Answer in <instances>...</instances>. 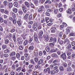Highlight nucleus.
Wrapping results in <instances>:
<instances>
[{
  "label": "nucleus",
  "mask_w": 75,
  "mask_h": 75,
  "mask_svg": "<svg viewBox=\"0 0 75 75\" xmlns=\"http://www.w3.org/2000/svg\"><path fill=\"white\" fill-rule=\"evenodd\" d=\"M40 7V8L38 9V12L41 14H45V8H44V7L42 6Z\"/></svg>",
  "instance_id": "1"
},
{
  "label": "nucleus",
  "mask_w": 75,
  "mask_h": 75,
  "mask_svg": "<svg viewBox=\"0 0 75 75\" xmlns=\"http://www.w3.org/2000/svg\"><path fill=\"white\" fill-rule=\"evenodd\" d=\"M32 28H33L35 31H37V28H38V24L36 23H35L33 25Z\"/></svg>",
  "instance_id": "2"
},
{
  "label": "nucleus",
  "mask_w": 75,
  "mask_h": 75,
  "mask_svg": "<svg viewBox=\"0 0 75 75\" xmlns=\"http://www.w3.org/2000/svg\"><path fill=\"white\" fill-rule=\"evenodd\" d=\"M61 57L64 60L66 59L67 58V55H66V53H64L61 55Z\"/></svg>",
  "instance_id": "3"
},
{
  "label": "nucleus",
  "mask_w": 75,
  "mask_h": 75,
  "mask_svg": "<svg viewBox=\"0 0 75 75\" xmlns=\"http://www.w3.org/2000/svg\"><path fill=\"white\" fill-rule=\"evenodd\" d=\"M29 16V14H27L25 15L24 16V18L25 20H26V21L28 22V18Z\"/></svg>",
  "instance_id": "4"
},
{
  "label": "nucleus",
  "mask_w": 75,
  "mask_h": 75,
  "mask_svg": "<svg viewBox=\"0 0 75 75\" xmlns=\"http://www.w3.org/2000/svg\"><path fill=\"white\" fill-rule=\"evenodd\" d=\"M34 40L35 41H38V35L37 34H34Z\"/></svg>",
  "instance_id": "5"
},
{
  "label": "nucleus",
  "mask_w": 75,
  "mask_h": 75,
  "mask_svg": "<svg viewBox=\"0 0 75 75\" xmlns=\"http://www.w3.org/2000/svg\"><path fill=\"white\" fill-rule=\"evenodd\" d=\"M64 44H69V40L66 39L65 40L64 42Z\"/></svg>",
  "instance_id": "6"
},
{
  "label": "nucleus",
  "mask_w": 75,
  "mask_h": 75,
  "mask_svg": "<svg viewBox=\"0 0 75 75\" xmlns=\"http://www.w3.org/2000/svg\"><path fill=\"white\" fill-rule=\"evenodd\" d=\"M21 69H22V67H20L16 69V71L18 72H20L21 71Z\"/></svg>",
  "instance_id": "7"
},
{
  "label": "nucleus",
  "mask_w": 75,
  "mask_h": 75,
  "mask_svg": "<svg viewBox=\"0 0 75 75\" xmlns=\"http://www.w3.org/2000/svg\"><path fill=\"white\" fill-rule=\"evenodd\" d=\"M38 53L37 50H35L34 52V55H35V57H38Z\"/></svg>",
  "instance_id": "8"
},
{
  "label": "nucleus",
  "mask_w": 75,
  "mask_h": 75,
  "mask_svg": "<svg viewBox=\"0 0 75 75\" xmlns=\"http://www.w3.org/2000/svg\"><path fill=\"white\" fill-rule=\"evenodd\" d=\"M52 57L53 58H57V57H58V56L57 55V54L55 53H53L52 54Z\"/></svg>",
  "instance_id": "9"
},
{
  "label": "nucleus",
  "mask_w": 75,
  "mask_h": 75,
  "mask_svg": "<svg viewBox=\"0 0 75 75\" xmlns=\"http://www.w3.org/2000/svg\"><path fill=\"white\" fill-rule=\"evenodd\" d=\"M46 41H48L49 39H50V37L48 36L47 35H46L44 37Z\"/></svg>",
  "instance_id": "10"
},
{
  "label": "nucleus",
  "mask_w": 75,
  "mask_h": 75,
  "mask_svg": "<svg viewBox=\"0 0 75 75\" xmlns=\"http://www.w3.org/2000/svg\"><path fill=\"white\" fill-rule=\"evenodd\" d=\"M25 6H27V7L28 8L30 7V5L29 3L28 2H25Z\"/></svg>",
  "instance_id": "11"
},
{
  "label": "nucleus",
  "mask_w": 75,
  "mask_h": 75,
  "mask_svg": "<svg viewBox=\"0 0 75 75\" xmlns=\"http://www.w3.org/2000/svg\"><path fill=\"white\" fill-rule=\"evenodd\" d=\"M38 62L39 65H40L43 62V60L42 59H40Z\"/></svg>",
  "instance_id": "12"
},
{
  "label": "nucleus",
  "mask_w": 75,
  "mask_h": 75,
  "mask_svg": "<svg viewBox=\"0 0 75 75\" xmlns=\"http://www.w3.org/2000/svg\"><path fill=\"white\" fill-rule=\"evenodd\" d=\"M67 71L68 72H71L72 71V69H71V67L70 66L68 67L67 69Z\"/></svg>",
  "instance_id": "13"
},
{
  "label": "nucleus",
  "mask_w": 75,
  "mask_h": 75,
  "mask_svg": "<svg viewBox=\"0 0 75 75\" xmlns=\"http://www.w3.org/2000/svg\"><path fill=\"white\" fill-rule=\"evenodd\" d=\"M4 4L5 6H8L9 3L8 2H7V1H5L4 2Z\"/></svg>",
  "instance_id": "14"
},
{
  "label": "nucleus",
  "mask_w": 75,
  "mask_h": 75,
  "mask_svg": "<svg viewBox=\"0 0 75 75\" xmlns=\"http://www.w3.org/2000/svg\"><path fill=\"white\" fill-rule=\"evenodd\" d=\"M50 47L49 46H47L46 47V50L47 52H48L50 51Z\"/></svg>",
  "instance_id": "15"
},
{
  "label": "nucleus",
  "mask_w": 75,
  "mask_h": 75,
  "mask_svg": "<svg viewBox=\"0 0 75 75\" xmlns=\"http://www.w3.org/2000/svg\"><path fill=\"white\" fill-rule=\"evenodd\" d=\"M59 70L60 71H63L64 69V67L62 66H61L59 67Z\"/></svg>",
  "instance_id": "16"
},
{
  "label": "nucleus",
  "mask_w": 75,
  "mask_h": 75,
  "mask_svg": "<svg viewBox=\"0 0 75 75\" xmlns=\"http://www.w3.org/2000/svg\"><path fill=\"white\" fill-rule=\"evenodd\" d=\"M72 46L71 44H69L68 46L66 47V48L67 50H69V49H70V48H71V47Z\"/></svg>",
  "instance_id": "17"
},
{
  "label": "nucleus",
  "mask_w": 75,
  "mask_h": 75,
  "mask_svg": "<svg viewBox=\"0 0 75 75\" xmlns=\"http://www.w3.org/2000/svg\"><path fill=\"white\" fill-rule=\"evenodd\" d=\"M27 44H28V41L27 40H25L23 43V45H25H25H26Z\"/></svg>",
  "instance_id": "18"
},
{
  "label": "nucleus",
  "mask_w": 75,
  "mask_h": 75,
  "mask_svg": "<svg viewBox=\"0 0 75 75\" xmlns=\"http://www.w3.org/2000/svg\"><path fill=\"white\" fill-rule=\"evenodd\" d=\"M71 13L72 11L71 10V9L69 8L67 11V13L70 14Z\"/></svg>",
  "instance_id": "19"
},
{
  "label": "nucleus",
  "mask_w": 75,
  "mask_h": 75,
  "mask_svg": "<svg viewBox=\"0 0 75 75\" xmlns=\"http://www.w3.org/2000/svg\"><path fill=\"white\" fill-rule=\"evenodd\" d=\"M69 36H73L75 37V33H70L69 35Z\"/></svg>",
  "instance_id": "20"
},
{
  "label": "nucleus",
  "mask_w": 75,
  "mask_h": 75,
  "mask_svg": "<svg viewBox=\"0 0 75 75\" xmlns=\"http://www.w3.org/2000/svg\"><path fill=\"white\" fill-rule=\"evenodd\" d=\"M13 38L14 42H16V35L15 34L13 35Z\"/></svg>",
  "instance_id": "21"
},
{
  "label": "nucleus",
  "mask_w": 75,
  "mask_h": 75,
  "mask_svg": "<svg viewBox=\"0 0 75 75\" xmlns=\"http://www.w3.org/2000/svg\"><path fill=\"white\" fill-rule=\"evenodd\" d=\"M13 5L15 7H17L18 5V4L17 2H15L14 3Z\"/></svg>",
  "instance_id": "22"
},
{
  "label": "nucleus",
  "mask_w": 75,
  "mask_h": 75,
  "mask_svg": "<svg viewBox=\"0 0 75 75\" xmlns=\"http://www.w3.org/2000/svg\"><path fill=\"white\" fill-rule=\"evenodd\" d=\"M28 49L30 50H33L34 49V46H30L29 47Z\"/></svg>",
  "instance_id": "23"
},
{
  "label": "nucleus",
  "mask_w": 75,
  "mask_h": 75,
  "mask_svg": "<svg viewBox=\"0 0 75 75\" xmlns=\"http://www.w3.org/2000/svg\"><path fill=\"white\" fill-rule=\"evenodd\" d=\"M16 55V52H12L10 54V56L11 57L13 56V55Z\"/></svg>",
  "instance_id": "24"
},
{
  "label": "nucleus",
  "mask_w": 75,
  "mask_h": 75,
  "mask_svg": "<svg viewBox=\"0 0 75 75\" xmlns=\"http://www.w3.org/2000/svg\"><path fill=\"white\" fill-rule=\"evenodd\" d=\"M10 46L11 48H14V44L13 43H11L10 44Z\"/></svg>",
  "instance_id": "25"
},
{
  "label": "nucleus",
  "mask_w": 75,
  "mask_h": 75,
  "mask_svg": "<svg viewBox=\"0 0 75 75\" xmlns=\"http://www.w3.org/2000/svg\"><path fill=\"white\" fill-rule=\"evenodd\" d=\"M32 19H33V17L31 15H29L28 18L29 20V21H30V20H32Z\"/></svg>",
  "instance_id": "26"
},
{
  "label": "nucleus",
  "mask_w": 75,
  "mask_h": 75,
  "mask_svg": "<svg viewBox=\"0 0 75 75\" xmlns=\"http://www.w3.org/2000/svg\"><path fill=\"white\" fill-rule=\"evenodd\" d=\"M54 12L55 14H57L58 13V10L56 9L54 10Z\"/></svg>",
  "instance_id": "27"
},
{
  "label": "nucleus",
  "mask_w": 75,
  "mask_h": 75,
  "mask_svg": "<svg viewBox=\"0 0 75 75\" xmlns=\"http://www.w3.org/2000/svg\"><path fill=\"white\" fill-rule=\"evenodd\" d=\"M9 8H11L12 7H13V4L12 3H10L9 4Z\"/></svg>",
  "instance_id": "28"
},
{
  "label": "nucleus",
  "mask_w": 75,
  "mask_h": 75,
  "mask_svg": "<svg viewBox=\"0 0 75 75\" xmlns=\"http://www.w3.org/2000/svg\"><path fill=\"white\" fill-rule=\"evenodd\" d=\"M34 59L36 62H37L38 61V60H39V59H38V57H37L34 58Z\"/></svg>",
  "instance_id": "29"
},
{
  "label": "nucleus",
  "mask_w": 75,
  "mask_h": 75,
  "mask_svg": "<svg viewBox=\"0 0 75 75\" xmlns=\"http://www.w3.org/2000/svg\"><path fill=\"white\" fill-rule=\"evenodd\" d=\"M4 13L6 14H8V11L7 9H6L4 11Z\"/></svg>",
  "instance_id": "30"
},
{
  "label": "nucleus",
  "mask_w": 75,
  "mask_h": 75,
  "mask_svg": "<svg viewBox=\"0 0 75 75\" xmlns=\"http://www.w3.org/2000/svg\"><path fill=\"white\" fill-rule=\"evenodd\" d=\"M47 71H48V74H50L51 73V71H50V67H48L47 68Z\"/></svg>",
  "instance_id": "31"
},
{
  "label": "nucleus",
  "mask_w": 75,
  "mask_h": 75,
  "mask_svg": "<svg viewBox=\"0 0 75 75\" xmlns=\"http://www.w3.org/2000/svg\"><path fill=\"white\" fill-rule=\"evenodd\" d=\"M62 35H63V33L62 32H60L59 34V36L60 38L62 37Z\"/></svg>",
  "instance_id": "32"
},
{
  "label": "nucleus",
  "mask_w": 75,
  "mask_h": 75,
  "mask_svg": "<svg viewBox=\"0 0 75 75\" xmlns=\"http://www.w3.org/2000/svg\"><path fill=\"white\" fill-rule=\"evenodd\" d=\"M16 57L17 58H19L20 57V54L19 53H17L16 54Z\"/></svg>",
  "instance_id": "33"
},
{
  "label": "nucleus",
  "mask_w": 75,
  "mask_h": 75,
  "mask_svg": "<svg viewBox=\"0 0 75 75\" xmlns=\"http://www.w3.org/2000/svg\"><path fill=\"white\" fill-rule=\"evenodd\" d=\"M9 52H10V51L8 49L4 51V53H8Z\"/></svg>",
  "instance_id": "34"
},
{
  "label": "nucleus",
  "mask_w": 75,
  "mask_h": 75,
  "mask_svg": "<svg viewBox=\"0 0 75 75\" xmlns=\"http://www.w3.org/2000/svg\"><path fill=\"white\" fill-rule=\"evenodd\" d=\"M17 23L18 25H21V22L20 21H17Z\"/></svg>",
  "instance_id": "35"
},
{
  "label": "nucleus",
  "mask_w": 75,
  "mask_h": 75,
  "mask_svg": "<svg viewBox=\"0 0 75 75\" xmlns=\"http://www.w3.org/2000/svg\"><path fill=\"white\" fill-rule=\"evenodd\" d=\"M3 56L5 58H7L8 57V55L7 54H4Z\"/></svg>",
  "instance_id": "36"
},
{
  "label": "nucleus",
  "mask_w": 75,
  "mask_h": 75,
  "mask_svg": "<svg viewBox=\"0 0 75 75\" xmlns=\"http://www.w3.org/2000/svg\"><path fill=\"white\" fill-rule=\"evenodd\" d=\"M13 11L14 13H17V9L16 8H14L13 9Z\"/></svg>",
  "instance_id": "37"
},
{
  "label": "nucleus",
  "mask_w": 75,
  "mask_h": 75,
  "mask_svg": "<svg viewBox=\"0 0 75 75\" xmlns=\"http://www.w3.org/2000/svg\"><path fill=\"white\" fill-rule=\"evenodd\" d=\"M7 67H7V66L6 65H4L2 68L3 70H4L5 69H6Z\"/></svg>",
  "instance_id": "38"
},
{
  "label": "nucleus",
  "mask_w": 75,
  "mask_h": 75,
  "mask_svg": "<svg viewBox=\"0 0 75 75\" xmlns=\"http://www.w3.org/2000/svg\"><path fill=\"white\" fill-rule=\"evenodd\" d=\"M55 72L54 70H52L51 71V74H52V75H54V74H55Z\"/></svg>",
  "instance_id": "39"
},
{
  "label": "nucleus",
  "mask_w": 75,
  "mask_h": 75,
  "mask_svg": "<svg viewBox=\"0 0 75 75\" xmlns=\"http://www.w3.org/2000/svg\"><path fill=\"white\" fill-rule=\"evenodd\" d=\"M49 19H50V18H49L46 17V18L45 21H46V22H47V23H48L49 22V21H48L49 20Z\"/></svg>",
  "instance_id": "40"
},
{
  "label": "nucleus",
  "mask_w": 75,
  "mask_h": 75,
  "mask_svg": "<svg viewBox=\"0 0 75 75\" xmlns=\"http://www.w3.org/2000/svg\"><path fill=\"white\" fill-rule=\"evenodd\" d=\"M30 59V56H28V57H26L25 58V60L27 61Z\"/></svg>",
  "instance_id": "41"
},
{
  "label": "nucleus",
  "mask_w": 75,
  "mask_h": 75,
  "mask_svg": "<svg viewBox=\"0 0 75 75\" xmlns=\"http://www.w3.org/2000/svg\"><path fill=\"white\" fill-rule=\"evenodd\" d=\"M42 28V26H41V25H39L38 26V30H41Z\"/></svg>",
  "instance_id": "42"
},
{
  "label": "nucleus",
  "mask_w": 75,
  "mask_h": 75,
  "mask_svg": "<svg viewBox=\"0 0 75 75\" xmlns=\"http://www.w3.org/2000/svg\"><path fill=\"white\" fill-rule=\"evenodd\" d=\"M32 41H33V38H31L28 41V43L30 44V43L32 42Z\"/></svg>",
  "instance_id": "43"
},
{
  "label": "nucleus",
  "mask_w": 75,
  "mask_h": 75,
  "mask_svg": "<svg viewBox=\"0 0 75 75\" xmlns=\"http://www.w3.org/2000/svg\"><path fill=\"white\" fill-rule=\"evenodd\" d=\"M66 30L67 31V33H68L70 31V28H67Z\"/></svg>",
  "instance_id": "44"
},
{
  "label": "nucleus",
  "mask_w": 75,
  "mask_h": 75,
  "mask_svg": "<svg viewBox=\"0 0 75 75\" xmlns=\"http://www.w3.org/2000/svg\"><path fill=\"white\" fill-rule=\"evenodd\" d=\"M54 38H53L51 37L50 38V39L49 40L50 42H52L53 41V40Z\"/></svg>",
  "instance_id": "45"
},
{
  "label": "nucleus",
  "mask_w": 75,
  "mask_h": 75,
  "mask_svg": "<svg viewBox=\"0 0 75 75\" xmlns=\"http://www.w3.org/2000/svg\"><path fill=\"white\" fill-rule=\"evenodd\" d=\"M53 41L54 42H57V39L55 38H53Z\"/></svg>",
  "instance_id": "46"
},
{
  "label": "nucleus",
  "mask_w": 75,
  "mask_h": 75,
  "mask_svg": "<svg viewBox=\"0 0 75 75\" xmlns=\"http://www.w3.org/2000/svg\"><path fill=\"white\" fill-rule=\"evenodd\" d=\"M63 65L64 67H67V64L65 62L63 64Z\"/></svg>",
  "instance_id": "47"
},
{
  "label": "nucleus",
  "mask_w": 75,
  "mask_h": 75,
  "mask_svg": "<svg viewBox=\"0 0 75 75\" xmlns=\"http://www.w3.org/2000/svg\"><path fill=\"white\" fill-rule=\"evenodd\" d=\"M7 48V46L5 45H3L2 46V48L3 49H6Z\"/></svg>",
  "instance_id": "48"
},
{
  "label": "nucleus",
  "mask_w": 75,
  "mask_h": 75,
  "mask_svg": "<svg viewBox=\"0 0 75 75\" xmlns=\"http://www.w3.org/2000/svg\"><path fill=\"white\" fill-rule=\"evenodd\" d=\"M5 43L6 44H7L8 42H9V40H6L5 41Z\"/></svg>",
  "instance_id": "49"
},
{
  "label": "nucleus",
  "mask_w": 75,
  "mask_h": 75,
  "mask_svg": "<svg viewBox=\"0 0 75 75\" xmlns=\"http://www.w3.org/2000/svg\"><path fill=\"white\" fill-rule=\"evenodd\" d=\"M43 54V53H42V52L41 51H40L39 53V56H41V55H42Z\"/></svg>",
  "instance_id": "50"
},
{
  "label": "nucleus",
  "mask_w": 75,
  "mask_h": 75,
  "mask_svg": "<svg viewBox=\"0 0 75 75\" xmlns=\"http://www.w3.org/2000/svg\"><path fill=\"white\" fill-rule=\"evenodd\" d=\"M54 61V59H51L50 60L49 62L51 64L52 62V61Z\"/></svg>",
  "instance_id": "51"
},
{
  "label": "nucleus",
  "mask_w": 75,
  "mask_h": 75,
  "mask_svg": "<svg viewBox=\"0 0 75 75\" xmlns=\"http://www.w3.org/2000/svg\"><path fill=\"white\" fill-rule=\"evenodd\" d=\"M25 69L23 67L22 68V72H25Z\"/></svg>",
  "instance_id": "52"
},
{
  "label": "nucleus",
  "mask_w": 75,
  "mask_h": 75,
  "mask_svg": "<svg viewBox=\"0 0 75 75\" xmlns=\"http://www.w3.org/2000/svg\"><path fill=\"white\" fill-rule=\"evenodd\" d=\"M71 67L73 69L75 68V64H72L71 65Z\"/></svg>",
  "instance_id": "53"
},
{
  "label": "nucleus",
  "mask_w": 75,
  "mask_h": 75,
  "mask_svg": "<svg viewBox=\"0 0 75 75\" xmlns=\"http://www.w3.org/2000/svg\"><path fill=\"white\" fill-rule=\"evenodd\" d=\"M0 11L2 13H4V9H0Z\"/></svg>",
  "instance_id": "54"
},
{
  "label": "nucleus",
  "mask_w": 75,
  "mask_h": 75,
  "mask_svg": "<svg viewBox=\"0 0 75 75\" xmlns=\"http://www.w3.org/2000/svg\"><path fill=\"white\" fill-rule=\"evenodd\" d=\"M47 10L48 12H52V10L50 9H48Z\"/></svg>",
  "instance_id": "55"
},
{
  "label": "nucleus",
  "mask_w": 75,
  "mask_h": 75,
  "mask_svg": "<svg viewBox=\"0 0 75 75\" xmlns=\"http://www.w3.org/2000/svg\"><path fill=\"white\" fill-rule=\"evenodd\" d=\"M64 26L63 25H61L60 26V28H61V30H63L64 28Z\"/></svg>",
  "instance_id": "56"
},
{
  "label": "nucleus",
  "mask_w": 75,
  "mask_h": 75,
  "mask_svg": "<svg viewBox=\"0 0 75 75\" xmlns=\"http://www.w3.org/2000/svg\"><path fill=\"white\" fill-rule=\"evenodd\" d=\"M34 3L35 4H37L38 3V0H36L34 1Z\"/></svg>",
  "instance_id": "57"
},
{
  "label": "nucleus",
  "mask_w": 75,
  "mask_h": 75,
  "mask_svg": "<svg viewBox=\"0 0 75 75\" xmlns=\"http://www.w3.org/2000/svg\"><path fill=\"white\" fill-rule=\"evenodd\" d=\"M55 30L54 29H53L51 31V32L52 33H55Z\"/></svg>",
  "instance_id": "58"
},
{
  "label": "nucleus",
  "mask_w": 75,
  "mask_h": 75,
  "mask_svg": "<svg viewBox=\"0 0 75 75\" xmlns=\"http://www.w3.org/2000/svg\"><path fill=\"white\" fill-rule=\"evenodd\" d=\"M61 14L60 13H59L57 16V17H58V18H59V17H61Z\"/></svg>",
  "instance_id": "59"
},
{
  "label": "nucleus",
  "mask_w": 75,
  "mask_h": 75,
  "mask_svg": "<svg viewBox=\"0 0 75 75\" xmlns=\"http://www.w3.org/2000/svg\"><path fill=\"white\" fill-rule=\"evenodd\" d=\"M12 68L13 69H16V67H15V65H13L12 66Z\"/></svg>",
  "instance_id": "60"
},
{
  "label": "nucleus",
  "mask_w": 75,
  "mask_h": 75,
  "mask_svg": "<svg viewBox=\"0 0 75 75\" xmlns=\"http://www.w3.org/2000/svg\"><path fill=\"white\" fill-rule=\"evenodd\" d=\"M15 31V29L13 28L11 30V33H14Z\"/></svg>",
  "instance_id": "61"
},
{
  "label": "nucleus",
  "mask_w": 75,
  "mask_h": 75,
  "mask_svg": "<svg viewBox=\"0 0 75 75\" xmlns=\"http://www.w3.org/2000/svg\"><path fill=\"white\" fill-rule=\"evenodd\" d=\"M11 75H14L15 73L14 71H11Z\"/></svg>",
  "instance_id": "62"
},
{
  "label": "nucleus",
  "mask_w": 75,
  "mask_h": 75,
  "mask_svg": "<svg viewBox=\"0 0 75 75\" xmlns=\"http://www.w3.org/2000/svg\"><path fill=\"white\" fill-rule=\"evenodd\" d=\"M19 48L20 49V50H23V47H22V46H20L19 47Z\"/></svg>",
  "instance_id": "63"
},
{
  "label": "nucleus",
  "mask_w": 75,
  "mask_h": 75,
  "mask_svg": "<svg viewBox=\"0 0 75 75\" xmlns=\"http://www.w3.org/2000/svg\"><path fill=\"white\" fill-rule=\"evenodd\" d=\"M33 67V65H30L28 66L29 68H31Z\"/></svg>",
  "instance_id": "64"
}]
</instances>
